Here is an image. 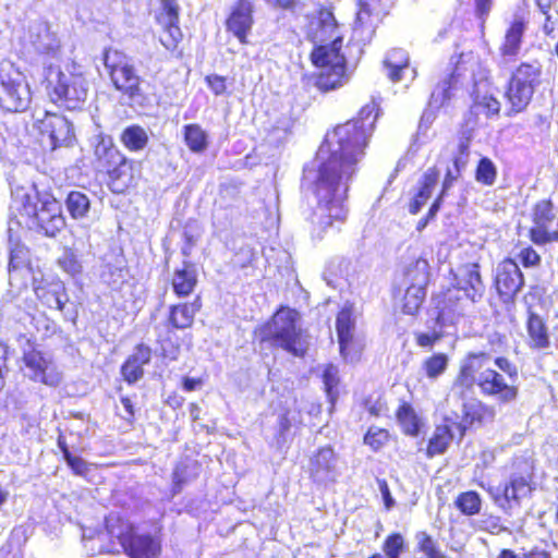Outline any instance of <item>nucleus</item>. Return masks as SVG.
<instances>
[{
	"mask_svg": "<svg viewBox=\"0 0 558 558\" xmlns=\"http://www.w3.org/2000/svg\"><path fill=\"white\" fill-rule=\"evenodd\" d=\"M337 459L331 447H323L311 459V477L316 485L327 486L338 476Z\"/></svg>",
	"mask_w": 558,
	"mask_h": 558,
	"instance_id": "6ab92c4d",
	"label": "nucleus"
},
{
	"mask_svg": "<svg viewBox=\"0 0 558 558\" xmlns=\"http://www.w3.org/2000/svg\"><path fill=\"white\" fill-rule=\"evenodd\" d=\"M209 88L217 96L225 94L227 89L226 78L220 75H208L206 77Z\"/></svg>",
	"mask_w": 558,
	"mask_h": 558,
	"instance_id": "680f3d73",
	"label": "nucleus"
},
{
	"mask_svg": "<svg viewBox=\"0 0 558 558\" xmlns=\"http://www.w3.org/2000/svg\"><path fill=\"white\" fill-rule=\"evenodd\" d=\"M442 337L441 331L433 330L432 332L416 333V343L422 348L432 349L433 345Z\"/></svg>",
	"mask_w": 558,
	"mask_h": 558,
	"instance_id": "13d9d810",
	"label": "nucleus"
},
{
	"mask_svg": "<svg viewBox=\"0 0 558 558\" xmlns=\"http://www.w3.org/2000/svg\"><path fill=\"white\" fill-rule=\"evenodd\" d=\"M57 263L59 267L71 277H75L83 271V265L78 258V254L76 250L72 247H64Z\"/></svg>",
	"mask_w": 558,
	"mask_h": 558,
	"instance_id": "49530a36",
	"label": "nucleus"
},
{
	"mask_svg": "<svg viewBox=\"0 0 558 558\" xmlns=\"http://www.w3.org/2000/svg\"><path fill=\"white\" fill-rule=\"evenodd\" d=\"M365 410L373 416H379L384 411V404L379 401H372L371 399L365 400L364 402Z\"/></svg>",
	"mask_w": 558,
	"mask_h": 558,
	"instance_id": "338daca9",
	"label": "nucleus"
},
{
	"mask_svg": "<svg viewBox=\"0 0 558 558\" xmlns=\"http://www.w3.org/2000/svg\"><path fill=\"white\" fill-rule=\"evenodd\" d=\"M493 357L487 352H470L460 364L459 374L453 383L454 388L471 391L475 386L484 397L493 398L499 405L517 402L519 387L514 384L519 378L515 364L504 356L494 359L498 373L490 367Z\"/></svg>",
	"mask_w": 558,
	"mask_h": 558,
	"instance_id": "f03ea898",
	"label": "nucleus"
},
{
	"mask_svg": "<svg viewBox=\"0 0 558 558\" xmlns=\"http://www.w3.org/2000/svg\"><path fill=\"white\" fill-rule=\"evenodd\" d=\"M183 136L189 149L195 154H202L208 147V134L199 124L184 125Z\"/></svg>",
	"mask_w": 558,
	"mask_h": 558,
	"instance_id": "2f4dec72",
	"label": "nucleus"
},
{
	"mask_svg": "<svg viewBox=\"0 0 558 558\" xmlns=\"http://www.w3.org/2000/svg\"><path fill=\"white\" fill-rule=\"evenodd\" d=\"M429 281V265L424 258L410 263L404 270V283L410 287L426 288Z\"/></svg>",
	"mask_w": 558,
	"mask_h": 558,
	"instance_id": "7c9ffc66",
	"label": "nucleus"
},
{
	"mask_svg": "<svg viewBox=\"0 0 558 558\" xmlns=\"http://www.w3.org/2000/svg\"><path fill=\"white\" fill-rule=\"evenodd\" d=\"M452 440V434L449 426L439 425L435 428L433 436L429 439L427 453L429 456L444 453Z\"/></svg>",
	"mask_w": 558,
	"mask_h": 558,
	"instance_id": "c03bdc74",
	"label": "nucleus"
},
{
	"mask_svg": "<svg viewBox=\"0 0 558 558\" xmlns=\"http://www.w3.org/2000/svg\"><path fill=\"white\" fill-rule=\"evenodd\" d=\"M417 539L416 549L418 553H422L425 558H450L439 548L437 542L426 532L420 533L417 535Z\"/></svg>",
	"mask_w": 558,
	"mask_h": 558,
	"instance_id": "de8ad7c7",
	"label": "nucleus"
},
{
	"mask_svg": "<svg viewBox=\"0 0 558 558\" xmlns=\"http://www.w3.org/2000/svg\"><path fill=\"white\" fill-rule=\"evenodd\" d=\"M161 7L168 16V26L170 32L172 28L179 32V5L177 0H161Z\"/></svg>",
	"mask_w": 558,
	"mask_h": 558,
	"instance_id": "864d4df0",
	"label": "nucleus"
},
{
	"mask_svg": "<svg viewBox=\"0 0 558 558\" xmlns=\"http://www.w3.org/2000/svg\"><path fill=\"white\" fill-rule=\"evenodd\" d=\"M105 530L110 538H117L128 558H160L162 538L160 535L140 533L134 523L119 513L105 518Z\"/></svg>",
	"mask_w": 558,
	"mask_h": 558,
	"instance_id": "20e7f679",
	"label": "nucleus"
},
{
	"mask_svg": "<svg viewBox=\"0 0 558 558\" xmlns=\"http://www.w3.org/2000/svg\"><path fill=\"white\" fill-rule=\"evenodd\" d=\"M256 257V252L250 245H243L234 255L233 263L241 268H244L252 264Z\"/></svg>",
	"mask_w": 558,
	"mask_h": 558,
	"instance_id": "5fc2aeb1",
	"label": "nucleus"
},
{
	"mask_svg": "<svg viewBox=\"0 0 558 558\" xmlns=\"http://www.w3.org/2000/svg\"><path fill=\"white\" fill-rule=\"evenodd\" d=\"M460 73L458 72V68L456 66L450 73H448L435 87L432 92L429 99V107L432 108H440L445 105L446 101L450 100L452 97V92L456 89V86L459 81Z\"/></svg>",
	"mask_w": 558,
	"mask_h": 558,
	"instance_id": "cd10ccee",
	"label": "nucleus"
},
{
	"mask_svg": "<svg viewBox=\"0 0 558 558\" xmlns=\"http://www.w3.org/2000/svg\"><path fill=\"white\" fill-rule=\"evenodd\" d=\"M409 68L408 52L401 48L390 50L384 60V69L392 82H400L402 73Z\"/></svg>",
	"mask_w": 558,
	"mask_h": 558,
	"instance_id": "c756f323",
	"label": "nucleus"
},
{
	"mask_svg": "<svg viewBox=\"0 0 558 558\" xmlns=\"http://www.w3.org/2000/svg\"><path fill=\"white\" fill-rule=\"evenodd\" d=\"M454 505L462 514L474 515L480 513L482 500L475 490H463L457 496Z\"/></svg>",
	"mask_w": 558,
	"mask_h": 558,
	"instance_id": "37998d69",
	"label": "nucleus"
},
{
	"mask_svg": "<svg viewBox=\"0 0 558 558\" xmlns=\"http://www.w3.org/2000/svg\"><path fill=\"white\" fill-rule=\"evenodd\" d=\"M38 130L41 135H47L52 149L69 147L75 140L73 124L63 116L46 112L38 120Z\"/></svg>",
	"mask_w": 558,
	"mask_h": 558,
	"instance_id": "2eb2a0df",
	"label": "nucleus"
},
{
	"mask_svg": "<svg viewBox=\"0 0 558 558\" xmlns=\"http://www.w3.org/2000/svg\"><path fill=\"white\" fill-rule=\"evenodd\" d=\"M151 350L148 345L140 343L133 353L121 366V375L129 385H134L144 376V365L150 363Z\"/></svg>",
	"mask_w": 558,
	"mask_h": 558,
	"instance_id": "aec40b11",
	"label": "nucleus"
},
{
	"mask_svg": "<svg viewBox=\"0 0 558 558\" xmlns=\"http://www.w3.org/2000/svg\"><path fill=\"white\" fill-rule=\"evenodd\" d=\"M120 140L128 149L140 151L147 146L149 137L144 128L132 124L122 131Z\"/></svg>",
	"mask_w": 558,
	"mask_h": 558,
	"instance_id": "72a5a7b5",
	"label": "nucleus"
},
{
	"mask_svg": "<svg viewBox=\"0 0 558 558\" xmlns=\"http://www.w3.org/2000/svg\"><path fill=\"white\" fill-rule=\"evenodd\" d=\"M485 405L483 403L470 404L463 407L464 420L469 424H473L476 421H481V410H483Z\"/></svg>",
	"mask_w": 558,
	"mask_h": 558,
	"instance_id": "052dcab7",
	"label": "nucleus"
},
{
	"mask_svg": "<svg viewBox=\"0 0 558 558\" xmlns=\"http://www.w3.org/2000/svg\"><path fill=\"white\" fill-rule=\"evenodd\" d=\"M470 112L475 116L484 114L487 118L497 117L500 112V102L492 95H476Z\"/></svg>",
	"mask_w": 558,
	"mask_h": 558,
	"instance_id": "79ce46f5",
	"label": "nucleus"
},
{
	"mask_svg": "<svg viewBox=\"0 0 558 558\" xmlns=\"http://www.w3.org/2000/svg\"><path fill=\"white\" fill-rule=\"evenodd\" d=\"M32 287L43 306L63 313L65 320L76 322L78 312L74 303L70 301L68 289L61 279L54 276L33 277Z\"/></svg>",
	"mask_w": 558,
	"mask_h": 558,
	"instance_id": "9b49d317",
	"label": "nucleus"
},
{
	"mask_svg": "<svg viewBox=\"0 0 558 558\" xmlns=\"http://www.w3.org/2000/svg\"><path fill=\"white\" fill-rule=\"evenodd\" d=\"M496 177L497 168L494 162L487 157H482L475 171L476 181L485 185H493L496 181Z\"/></svg>",
	"mask_w": 558,
	"mask_h": 558,
	"instance_id": "3c124183",
	"label": "nucleus"
},
{
	"mask_svg": "<svg viewBox=\"0 0 558 558\" xmlns=\"http://www.w3.org/2000/svg\"><path fill=\"white\" fill-rule=\"evenodd\" d=\"M518 257L525 268L536 267L541 264L539 254L531 246L522 248Z\"/></svg>",
	"mask_w": 558,
	"mask_h": 558,
	"instance_id": "6e6d98bb",
	"label": "nucleus"
},
{
	"mask_svg": "<svg viewBox=\"0 0 558 558\" xmlns=\"http://www.w3.org/2000/svg\"><path fill=\"white\" fill-rule=\"evenodd\" d=\"M476 15L484 24L492 9V0H475Z\"/></svg>",
	"mask_w": 558,
	"mask_h": 558,
	"instance_id": "69168bd1",
	"label": "nucleus"
},
{
	"mask_svg": "<svg viewBox=\"0 0 558 558\" xmlns=\"http://www.w3.org/2000/svg\"><path fill=\"white\" fill-rule=\"evenodd\" d=\"M338 368L333 365H328L323 373V383L328 396L331 397L332 390L338 385Z\"/></svg>",
	"mask_w": 558,
	"mask_h": 558,
	"instance_id": "4d7b16f0",
	"label": "nucleus"
},
{
	"mask_svg": "<svg viewBox=\"0 0 558 558\" xmlns=\"http://www.w3.org/2000/svg\"><path fill=\"white\" fill-rule=\"evenodd\" d=\"M31 267V251L20 241L9 240V271Z\"/></svg>",
	"mask_w": 558,
	"mask_h": 558,
	"instance_id": "f704fd0d",
	"label": "nucleus"
},
{
	"mask_svg": "<svg viewBox=\"0 0 558 558\" xmlns=\"http://www.w3.org/2000/svg\"><path fill=\"white\" fill-rule=\"evenodd\" d=\"M448 355L445 353H435L423 362V369L428 378L439 377L448 367Z\"/></svg>",
	"mask_w": 558,
	"mask_h": 558,
	"instance_id": "09e8293b",
	"label": "nucleus"
},
{
	"mask_svg": "<svg viewBox=\"0 0 558 558\" xmlns=\"http://www.w3.org/2000/svg\"><path fill=\"white\" fill-rule=\"evenodd\" d=\"M515 471L510 476V482L505 488H533L532 481V465L526 459H520L514 462Z\"/></svg>",
	"mask_w": 558,
	"mask_h": 558,
	"instance_id": "4c0bfd02",
	"label": "nucleus"
},
{
	"mask_svg": "<svg viewBox=\"0 0 558 558\" xmlns=\"http://www.w3.org/2000/svg\"><path fill=\"white\" fill-rule=\"evenodd\" d=\"M493 498L496 505L505 511L512 510L519 506L517 490H494Z\"/></svg>",
	"mask_w": 558,
	"mask_h": 558,
	"instance_id": "603ef678",
	"label": "nucleus"
},
{
	"mask_svg": "<svg viewBox=\"0 0 558 558\" xmlns=\"http://www.w3.org/2000/svg\"><path fill=\"white\" fill-rule=\"evenodd\" d=\"M527 333L531 339V348L544 350L549 348L550 340L548 328L544 319L536 313L529 311L526 323Z\"/></svg>",
	"mask_w": 558,
	"mask_h": 558,
	"instance_id": "a878e982",
	"label": "nucleus"
},
{
	"mask_svg": "<svg viewBox=\"0 0 558 558\" xmlns=\"http://www.w3.org/2000/svg\"><path fill=\"white\" fill-rule=\"evenodd\" d=\"M23 361L28 369L27 376L33 381L43 383L50 387H57L61 383V373L57 371L53 362L41 352L36 350L25 352Z\"/></svg>",
	"mask_w": 558,
	"mask_h": 558,
	"instance_id": "dca6fc26",
	"label": "nucleus"
},
{
	"mask_svg": "<svg viewBox=\"0 0 558 558\" xmlns=\"http://www.w3.org/2000/svg\"><path fill=\"white\" fill-rule=\"evenodd\" d=\"M522 558H551L550 554L545 549L533 548L522 555Z\"/></svg>",
	"mask_w": 558,
	"mask_h": 558,
	"instance_id": "774afa93",
	"label": "nucleus"
},
{
	"mask_svg": "<svg viewBox=\"0 0 558 558\" xmlns=\"http://www.w3.org/2000/svg\"><path fill=\"white\" fill-rule=\"evenodd\" d=\"M524 282L523 272L514 259L505 258L497 265L495 287L507 308L514 305L515 298L524 287Z\"/></svg>",
	"mask_w": 558,
	"mask_h": 558,
	"instance_id": "f8f14e48",
	"label": "nucleus"
},
{
	"mask_svg": "<svg viewBox=\"0 0 558 558\" xmlns=\"http://www.w3.org/2000/svg\"><path fill=\"white\" fill-rule=\"evenodd\" d=\"M10 208L23 219L17 220L19 225L49 239H56L66 226L61 203L53 195L37 191L35 185L12 190Z\"/></svg>",
	"mask_w": 558,
	"mask_h": 558,
	"instance_id": "7ed1b4c3",
	"label": "nucleus"
},
{
	"mask_svg": "<svg viewBox=\"0 0 558 558\" xmlns=\"http://www.w3.org/2000/svg\"><path fill=\"white\" fill-rule=\"evenodd\" d=\"M8 354H9V347L0 341V390L5 385V376L9 373L8 368Z\"/></svg>",
	"mask_w": 558,
	"mask_h": 558,
	"instance_id": "bf43d9fd",
	"label": "nucleus"
},
{
	"mask_svg": "<svg viewBox=\"0 0 558 558\" xmlns=\"http://www.w3.org/2000/svg\"><path fill=\"white\" fill-rule=\"evenodd\" d=\"M439 173L435 168H429L423 175V180L418 192L409 205V211L412 215L417 214L427 199L430 197L433 190L438 181Z\"/></svg>",
	"mask_w": 558,
	"mask_h": 558,
	"instance_id": "c85d7f7f",
	"label": "nucleus"
},
{
	"mask_svg": "<svg viewBox=\"0 0 558 558\" xmlns=\"http://www.w3.org/2000/svg\"><path fill=\"white\" fill-rule=\"evenodd\" d=\"M24 41L27 49H32L38 54L54 59L60 53V40L47 22L31 23Z\"/></svg>",
	"mask_w": 558,
	"mask_h": 558,
	"instance_id": "4468645a",
	"label": "nucleus"
},
{
	"mask_svg": "<svg viewBox=\"0 0 558 558\" xmlns=\"http://www.w3.org/2000/svg\"><path fill=\"white\" fill-rule=\"evenodd\" d=\"M341 39L337 37L332 44L320 45L312 52V61L320 68L315 85L323 92L342 86L347 80L345 58L340 53Z\"/></svg>",
	"mask_w": 558,
	"mask_h": 558,
	"instance_id": "6e6552de",
	"label": "nucleus"
},
{
	"mask_svg": "<svg viewBox=\"0 0 558 558\" xmlns=\"http://www.w3.org/2000/svg\"><path fill=\"white\" fill-rule=\"evenodd\" d=\"M534 92L533 87L519 85L509 81L506 97L510 104V110L507 112V116L515 114L525 110L534 95Z\"/></svg>",
	"mask_w": 558,
	"mask_h": 558,
	"instance_id": "bb28decb",
	"label": "nucleus"
},
{
	"mask_svg": "<svg viewBox=\"0 0 558 558\" xmlns=\"http://www.w3.org/2000/svg\"><path fill=\"white\" fill-rule=\"evenodd\" d=\"M32 101L25 75L9 60L0 62V108L9 112H23Z\"/></svg>",
	"mask_w": 558,
	"mask_h": 558,
	"instance_id": "9d476101",
	"label": "nucleus"
},
{
	"mask_svg": "<svg viewBox=\"0 0 558 558\" xmlns=\"http://www.w3.org/2000/svg\"><path fill=\"white\" fill-rule=\"evenodd\" d=\"M254 4L252 0H235L230 7V14L226 21V28L232 33L241 44H247V35L254 25Z\"/></svg>",
	"mask_w": 558,
	"mask_h": 558,
	"instance_id": "a211bd4d",
	"label": "nucleus"
},
{
	"mask_svg": "<svg viewBox=\"0 0 558 558\" xmlns=\"http://www.w3.org/2000/svg\"><path fill=\"white\" fill-rule=\"evenodd\" d=\"M426 298V288L407 287L402 312L407 315H415Z\"/></svg>",
	"mask_w": 558,
	"mask_h": 558,
	"instance_id": "a18cd8bd",
	"label": "nucleus"
},
{
	"mask_svg": "<svg viewBox=\"0 0 558 558\" xmlns=\"http://www.w3.org/2000/svg\"><path fill=\"white\" fill-rule=\"evenodd\" d=\"M64 207L74 220L88 219L92 211V201L86 192L71 190L66 193Z\"/></svg>",
	"mask_w": 558,
	"mask_h": 558,
	"instance_id": "393cba45",
	"label": "nucleus"
},
{
	"mask_svg": "<svg viewBox=\"0 0 558 558\" xmlns=\"http://www.w3.org/2000/svg\"><path fill=\"white\" fill-rule=\"evenodd\" d=\"M299 313L294 310H279L260 329V341L269 342L272 347L281 348L294 356H303L306 344L302 331L296 326Z\"/></svg>",
	"mask_w": 558,
	"mask_h": 558,
	"instance_id": "39448f33",
	"label": "nucleus"
},
{
	"mask_svg": "<svg viewBox=\"0 0 558 558\" xmlns=\"http://www.w3.org/2000/svg\"><path fill=\"white\" fill-rule=\"evenodd\" d=\"M381 550L387 558H401L408 550L405 537L400 532L389 533L383 541Z\"/></svg>",
	"mask_w": 558,
	"mask_h": 558,
	"instance_id": "a19ab883",
	"label": "nucleus"
},
{
	"mask_svg": "<svg viewBox=\"0 0 558 558\" xmlns=\"http://www.w3.org/2000/svg\"><path fill=\"white\" fill-rule=\"evenodd\" d=\"M104 65L114 88L130 101L138 102L144 98L141 87L143 80L129 56L117 49H107L104 52Z\"/></svg>",
	"mask_w": 558,
	"mask_h": 558,
	"instance_id": "0eeeda50",
	"label": "nucleus"
},
{
	"mask_svg": "<svg viewBox=\"0 0 558 558\" xmlns=\"http://www.w3.org/2000/svg\"><path fill=\"white\" fill-rule=\"evenodd\" d=\"M51 86L52 101L68 110L81 109L85 104L89 90L87 80L82 73L71 71H53L49 68L47 76Z\"/></svg>",
	"mask_w": 558,
	"mask_h": 558,
	"instance_id": "1a4fd4ad",
	"label": "nucleus"
},
{
	"mask_svg": "<svg viewBox=\"0 0 558 558\" xmlns=\"http://www.w3.org/2000/svg\"><path fill=\"white\" fill-rule=\"evenodd\" d=\"M454 290H448L445 294V301H451L453 298L459 299L454 292H463L464 296L472 302L480 301L485 292V284L480 272V265L469 263L461 265L453 272Z\"/></svg>",
	"mask_w": 558,
	"mask_h": 558,
	"instance_id": "ddd939ff",
	"label": "nucleus"
},
{
	"mask_svg": "<svg viewBox=\"0 0 558 558\" xmlns=\"http://www.w3.org/2000/svg\"><path fill=\"white\" fill-rule=\"evenodd\" d=\"M542 74L541 65L537 63H522L512 74L510 81L523 86L535 87L539 84Z\"/></svg>",
	"mask_w": 558,
	"mask_h": 558,
	"instance_id": "e433bc0d",
	"label": "nucleus"
},
{
	"mask_svg": "<svg viewBox=\"0 0 558 558\" xmlns=\"http://www.w3.org/2000/svg\"><path fill=\"white\" fill-rule=\"evenodd\" d=\"M68 463V465L76 473V474H84L87 470L86 462L76 456H73L72 453L64 459Z\"/></svg>",
	"mask_w": 558,
	"mask_h": 558,
	"instance_id": "0e129e2a",
	"label": "nucleus"
},
{
	"mask_svg": "<svg viewBox=\"0 0 558 558\" xmlns=\"http://www.w3.org/2000/svg\"><path fill=\"white\" fill-rule=\"evenodd\" d=\"M397 418L401 425L402 430L407 435H418L421 428V420L410 404L403 403L399 407L397 411Z\"/></svg>",
	"mask_w": 558,
	"mask_h": 558,
	"instance_id": "58836bf2",
	"label": "nucleus"
},
{
	"mask_svg": "<svg viewBox=\"0 0 558 558\" xmlns=\"http://www.w3.org/2000/svg\"><path fill=\"white\" fill-rule=\"evenodd\" d=\"M201 298L193 302L171 305L169 311V323L177 329H185L192 326L195 314L201 310Z\"/></svg>",
	"mask_w": 558,
	"mask_h": 558,
	"instance_id": "b1692460",
	"label": "nucleus"
},
{
	"mask_svg": "<svg viewBox=\"0 0 558 558\" xmlns=\"http://www.w3.org/2000/svg\"><path fill=\"white\" fill-rule=\"evenodd\" d=\"M353 320L349 310H341L336 319V329L340 347V353L343 357L347 356V348L352 340Z\"/></svg>",
	"mask_w": 558,
	"mask_h": 558,
	"instance_id": "473e14b6",
	"label": "nucleus"
},
{
	"mask_svg": "<svg viewBox=\"0 0 558 558\" xmlns=\"http://www.w3.org/2000/svg\"><path fill=\"white\" fill-rule=\"evenodd\" d=\"M201 465L193 460L180 462L173 472V482L175 486L192 485L199 475Z\"/></svg>",
	"mask_w": 558,
	"mask_h": 558,
	"instance_id": "ea45409f",
	"label": "nucleus"
},
{
	"mask_svg": "<svg viewBox=\"0 0 558 558\" xmlns=\"http://www.w3.org/2000/svg\"><path fill=\"white\" fill-rule=\"evenodd\" d=\"M525 32V23L522 19H515L508 28L505 43L502 45V53L506 56H515L521 47L522 36Z\"/></svg>",
	"mask_w": 558,
	"mask_h": 558,
	"instance_id": "c9c22d12",
	"label": "nucleus"
},
{
	"mask_svg": "<svg viewBox=\"0 0 558 558\" xmlns=\"http://www.w3.org/2000/svg\"><path fill=\"white\" fill-rule=\"evenodd\" d=\"M338 24L333 16V13L327 9H322L318 11L317 16H315L310 24V35L312 36L314 41L325 43L327 40H331V43L339 37L337 34Z\"/></svg>",
	"mask_w": 558,
	"mask_h": 558,
	"instance_id": "4be33fe9",
	"label": "nucleus"
},
{
	"mask_svg": "<svg viewBox=\"0 0 558 558\" xmlns=\"http://www.w3.org/2000/svg\"><path fill=\"white\" fill-rule=\"evenodd\" d=\"M395 0H359L355 23L360 26L375 27L389 13Z\"/></svg>",
	"mask_w": 558,
	"mask_h": 558,
	"instance_id": "412c9836",
	"label": "nucleus"
},
{
	"mask_svg": "<svg viewBox=\"0 0 558 558\" xmlns=\"http://www.w3.org/2000/svg\"><path fill=\"white\" fill-rule=\"evenodd\" d=\"M374 111V104L366 105L357 118L327 133L317 153V166H306L303 170V185L317 199L312 221L314 238L322 240L328 228H332L336 222L342 223L347 218L344 202L349 181L372 135L377 118V113L373 116Z\"/></svg>",
	"mask_w": 558,
	"mask_h": 558,
	"instance_id": "f257e3e1",
	"label": "nucleus"
},
{
	"mask_svg": "<svg viewBox=\"0 0 558 558\" xmlns=\"http://www.w3.org/2000/svg\"><path fill=\"white\" fill-rule=\"evenodd\" d=\"M556 213L554 205L549 199H543L535 204L533 208L534 227L530 230L531 240L538 245L558 241V230L550 232L549 225L555 220Z\"/></svg>",
	"mask_w": 558,
	"mask_h": 558,
	"instance_id": "f3484780",
	"label": "nucleus"
},
{
	"mask_svg": "<svg viewBox=\"0 0 558 558\" xmlns=\"http://www.w3.org/2000/svg\"><path fill=\"white\" fill-rule=\"evenodd\" d=\"M172 289L179 298L189 296L197 284V268L190 260H184L181 268L173 272Z\"/></svg>",
	"mask_w": 558,
	"mask_h": 558,
	"instance_id": "5701e85b",
	"label": "nucleus"
},
{
	"mask_svg": "<svg viewBox=\"0 0 558 558\" xmlns=\"http://www.w3.org/2000/svg\"><path fill=\"white\" fill-rule=\"evenodd\" d=\"M99 170L107 172L109 186L114 193H122L133 181V163L113 144L110 136H100L95 146Z\"/></svg>",
	"mask_w": 558,
	"mask_h": 558,
	"instance_id": "423d86ee",
	"label": "nucleus"
},
{
	"mask_svg": "<svg viewBox=\"0 0 558 558\" xmlns=\"http://www.w3.org/2000/svg\"><path fill=\"white\" fill-rule=\"evenodd\" d=\"M387 439V432L384 429H379L376 433H373L371 429L366 433L364 437L365 444L371 447L378 449L383 442Z\"/></svg>",
	"mask_w": 558,
	"mask_h": 558,
	"instance_id": "e2e57ef3",
	"label": "nucleus"
},
{
	"mask_svg": "<svg viewBox=\"0 0 558 558\" xmlns=\"http://www.w3.org/2000/svg\"><path fill=\"white\" fill-rule=\"evenodd\" d=\"M294 422V415L291 414V412L287 411L282 414H280L277 418V432L275 434V442L276 446L280 449L282 448L289 437H290V429L292 427V424Z\"/></svg>",
	"mask_w": 558,
	"mask_h": 558,
	"instance_id": "8fccbe9b",
	"label": "nucleus"
}]
</instances>
